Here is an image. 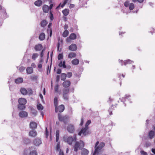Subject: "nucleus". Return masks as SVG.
<instances>
[{"label": "nucleus", "instance_id": "26", "mask_svg": "<svg viewBox=\"0 0 155 155\" xmlns=\"http://www.w3.org/2000/svg\"><path fill=\"white\" fill-rule=\"evenodd\" d=\"M39 38L41 41H42L45 38V35L44 33H41L39 35Z\"/></svg>", "mask_w": 155, "mask_h": 155}, {"label": "nucleus", "instance_id": "43", "mask_svg": "<svg viewBox=\"0 0 155 155\" xmlns=\"http://www.w3.org/2000/svg\"><path fill=\"white\" fill-rule=\"evenodd\" d=\"M37 108L38 110H41L43 109V107L41 104L37 105Z\"/></svg>", "mask_w": 155, "mask_h": 155}, {"label": "nucleus", "instance_id": "37", "mask_svg": "<svg viewBox=\"0 0 155 155\" xmlns=\"http://www.w3.org/2000/svg\"><path fill=\"white\" fill-rule=\"evenodd\" d=\"M63 99L66 101H68L69 96L68 94H63Z\"/></svg>", "mask_w": 155, "mask_h": 155}, {"label": "nucleus", "instance_id": "54", "mask_svg": "<svg viewBox=\"0 0 155 155\" xmlns=\"http://www.w3.org/2000/svg\"><path fill=\"white\" fill-rule=\"evenodd\" d=\"M91 121L90 120H88L85 124V127L88 128V126L91 123Z\"/></svg>", "mask_w": 155, "mask_h": 155}, {"label": "nucleus", "instance_id": "6", "mask_svg": "<svg viewBox=\"0 0 155 155\" xmlns=\"http://www.w3.org/2000/svg\"><path fill=\"white\" fill-rule=\"evenodd\" d=\"M131 96L129 94H126L125 97H122V98H120V100L121 102H123L125 106H126V104L124 103V102L126 101V99H128V100L130 101V97Z\"/></svg>", "mask_w": 155, "mask_h": 155}, {"label": "nucleus", "instance_id": "30", "mask_svg": "<svg viewBox=\"0 0 155 155\" xmlns=\"http://www.w3.org/2000/svg\"><path fill=\"white\" fill-rule=\"evenodd\" d=\"M71 63L73 65H77L79 63V60L76 58L74 59L72 61Z\"/></svg>", "mask_w": 155, "mask_h": 155}, {"label": "nucleus", "instance_id": "49", "mask_svg": "<svg viewBox=\"0 0 155 155\" xmlns=\"http://www.w3.org/2000/svg\"><path fill=\"white\" fill-rule=\"evenodd\" d=\"M50 19L52 21L54 19V16H53V14L51 11H50Z\"/></svg>", "mask_w": 155, "mask_h": 155}, {"label": "nucleus", "instance_id": "23", "mask_svg": "<svg viewBox=\"0 0 155 155\" xmlns=\"http://www.w3.org/2000/svg\"><path fill=\"white\" fill-rule=\"evenodd\" d=\"M42 3V1L40 0H38L35 1V5L39 7L41 6Z\"/></svg>", "mask_w": 155, "mask_h": 155}, {"label": "nucleus", "instance_id": "46", "mask_svg": "<svg viewBox=\"0 0 155 155\" xmlns=\"http://www.w3.org/2000/svg\"><path fill=\"white\" fill-rule=\"evenodd\" d=\"M37 77L36 76L32 75L30 77V79L32 81H35L37 79Z\"/></svg>", "mask_w": 155, "mask_h": 155}, {"label": "nucleus", "instance_id": "64", "mask_svg": "<svg viewBox=\"0 0 155 155\" xmlns=\"http://www.w3.org/2000/svg\"><path fill=\"white\" fill-rule=\"evenodd\" d=\"M56 136L59 137V130H57L56 131Z\"/></svg>", "mask_w": 155, "mask_h": 155}, {"label": "nucleus", "instance_id": "20", "mask_svg": "<svg viewBox=\"0 0 155 155\" xmlns=\"http://www.w3.org/2000/svg\"><path fill=\"white\" fill-rule=\"evenodd\" d=\"M20 92L22 94L26 95L28 93V91L26 89L24 88H22L20 90Z\"/></svg>", "mask_w": 155, "mask_h": 155}, {"label": "nucleus", "instance_id": "32", "mask_svg": "<svg viewBox=\"0 0 155 155\" xmlns=\"http://www.w3.org/2000/svg\"><path fill=\"white\" fill-rule=\"evenodd\" d=\"M76 34L74 33H71L69 36V38L71 40H74L76 38Z\"/></svg>", "mask_w": 155, "mask_h": 155}, {"label": "nucleus", "instance_id": "28", "mask_svg": "<svg viewBox=\"0 0 155 155\" xmlns=\"http://www.w3.org/2000/svg\"><path fill=\"white\" fill-rule=\"evenodd\" d=\"M134 62L133 61H131L130 59H128L127 60H124V64L126 65L127 64H131Z\"/></svg>", "mask_w": 155, "mask_h": 155}, {"label": "nucleus", "instance_id": "29", "mask_svg": "<svg viewBox=\"0 0 155 155\" xmlns=\"http://www.w3.org/2000/svg\"><path fill=\"white\" fill-rule=\"evenodd\" d=\"M76 54L74 52H71L68 55V58H75Z\"/></svg>", "mask_w": 155, "mask_h": 155}, {"label": "nucleus", "instance_id": "17", "mask_svg": "<svg viewBox=\"0 0 155 155\" xmlns=\"http://www.w3.org/2000/svg\"><path fill=\"white\" fill-rule=\"evenodd\" d=\"M30 127L32 129L36 128L37 127V124L35 122H31L30 124Z\"/></svg>", "mask_w": 155, "mask_h": 155}, {"label": "nucleus", "instance_id": "12", "mask_svg": "<svg viewBox=\"0 0 155 155\" xmlns=\"http://www.w3.org/2000/svg\"><path fill=\"white\" fill-rule=\"evenodd\" d=\"M68 49L72 51H75L77 49V46L75 44H72L69 47Z\"/></svg>", "mask_w": 155, "mask_h": 155}, {"label": "nucleus", "instance_id": "59", "mask_svg": "<svg viewBox=\"0 0 155 155\" xmlns=\"http://www.w3.org/2000/svg\"><path fill=\"white\" fill-rule=\"evenodd\" d=\"M67 77L68 78H71L72 76V73L71 72H68L67 73Z\"/></svg>", "mask_w": 155, "mask_h": 155}, {"label": "nucleus", "instance_id": "53", "mask_svg": "<svg viewBox=\"0 0 155 155\" xmlns=\"http://www.w3.org/2000/svg\"><path fill=\"white\" fill-rule=\"evenodd\" d=\"M45 50V48L42 50L40 54V56L41 58H42L43 56Z\"/></svg>", "mask_w": 155, "mask_h": 155}, {"label": "nucleus", "instance_id": "56", "mask_svg": "<svg viewBox=\"0 0 155 155\" xmlns=\"http://www.w3.org/2000/svg\"><path fill=\"white\" fill-rule=\"evenodd\" d=\"M140 153L141 155H148L147 152L143 150L140 151Z\"/></svg>", "mask_w": 155, "mask_h": 155}, {"label": "nucleus", "instance_id": "18", "mask_svg": "<svg viewBox=\"0 0 155 155\" xmlns=\"http://www.w3.org/2000/svg\"><path fill=\"white\" fill-rule=\"evenodd\" d=\"M29 135L30 136L34 137L36 136L37 133L35 130H32L29 132Z\"/></svg>", "mask_w": 155, "mask_h": 155}, {"label": "nucleus", "instance_id": "15", "mask_svg": "<svg viewBox=\"0 0 155 155\" xmlns=\"http://www.w3.org/2000/svg\"><path fill=\"white\" fill-rule=\"evenodd\" d=\"M18 101L19 104H22L24 105H25L27 102L26 99L23 98H20L19 99Z\"/></svg>", "mask_w": 155, "mask_h": 155}, {"label": "nucleus", "instance_id": "44", "mask_svg": "<svg viewBox=\"0 0 155 155\" xmlns=\"http://www.w3.org/2000/svg\"><path fill=\"white\" fill-rule=\"evenodd\" d=\"M47 32L48 34H49V36L51 37L52 35V30L51 28H48Z\"/></svg>", "mask_w": 155, "mask_h": 155}, {"label": "nucleus", "instance_id": "51", "mask_svg": "<svg viewBox=\"0 0 155 155\" xmlns=\"http://www.w3.org/2000/svg\"><path fill=\"white\" fill-rule=\"evenodd\" d=\"M130 4L129 1L127 0L125 2L124 5L125 7H127L128 6H129Z\"/></svg>", "mask_w": 155, "mask_h": 155}, {"label": "nucleus", "instance_id": "1", "mask_svg": "<svg viewBox=\"0 0 155 155\" xmlns=\"http://www.w3.org/2000/svg\"><path fill=\"white\" fill-rule=\"evenodd\" d=\"M84 144L83 141L80 140L79 141H76L74 147V151L77 152L78 149L82 150L84 147Z\"/></svg>", "mask_w": 155, "mask_h": 155}, {"label": "nucleus", "instance_id": "2", "mask_svg": "<svg viewBox=\"0 0 155 155\" xmlns=\"http://www.w3.org/2000/svg\"><path fill=\"white\" fill-rule=\"evenodd\" d=\"M74 137L73 138L72 137H67V136H64L63 137L64 140L67 142L70 145H71L73 141H76V136L74 135Z\"/></svg>", "mask_w": 155, "mask_h": 155}, {"label": "nucleus", "instance_id": "25", "mask_svg": "<svg viewBox=\"0 0 155 155\" xmlns=\"http://www.w3.org/2000/svg\"><path fill=\"white\" fill-rule=\"evenodd\" d=\"M33 69L32 67H28L26 69V72L28 74H29L33 72Z\"/></svg>", "mask_w": 155, "mask_h": 155}, {"label": "nucleus", "instance_id": "10", "mask_svg": "<svg viewBox=\"0 0 155 155\" xmlns=\"http://www.w3.org/2000/svg\"><path fill=\"white\" fill-rule=\"evenodd\" d=\"M33 143L36 146H39L42 143L41 139L38 138H35L33 140Z\"/></svg>", "mask_w": 155, "mask_h": 155}, {"label": "nucleus", "instance_id": "55", "mask_svg": "<svg viewBox=\"0 0 155 155\" xmlns=\"http://www.w3.org/2000/svg\"><path fill=\"white\" fill-rule=\"evenodd\" d=\"M68 1V0H64L63 4L61 5V7L62 8L64 6L67 4Z\"/></svg>", "mask_w": 155, "mask_h": 155}, {"label": "nucleus", "instance_id": "35", "mask_svg": "<svg viewBox=\"0 0 155 155\" xmlns=\"http://www.w3.org/2000/svg\"><path fill=\"white\" fill-rule=\"evenodd\" d=\"M114 105H112L110 108L108 110L109 114L110 115H111L112 114V111L113 110H114Z\"/></svg>", "mask_w": 155, "mask_h": 155}, {"label": "nucleus", "instance_id": "9", "mask_svg": "<svg viewBox=\"0 0 155 155\" xmlns=\"http://www.w3.org/2000/svg\"><path fill=\"white\" fill-rule=\"evenodd\" d=\"M65 109V107L64 105L61 104L60 105L57 106V110H56L55 109V112L57 113L58 111L60 113L63 112Z\"/></svg>", "mask_w": 155, "mask_h": 155}, {"label": "nucleus", "instance_id": "27", "mask_svg": "<svg viewBox=\"0 0 155 155\" xmlns=\"http://www.w3.org/2000/svg\"><path fill=\"white\" fill-rule=\"evenodd\" d=\"M23 79L21 78H19L16 79L15 80V82L16 84L20 83L23 82Z\"/></svg>", "mask_w": 155, "mask_h": 155}, {"label": "nucleus", "instance_id": "22", "mask_svg": "<svg viewBox=\"0 0 155 155\" xmlns=\"http://www.w3.org/2000/svg\"><path fill=\"white\" fill-rule=\"evenodd\" d=\"M54 103L56 110H57V108L58 104V98L56 97H54Z\"/></svg>", "mask_w": 155, "mask_h": 155}, {"label": "nucleus", "instance_id": "7", "mask_svg": "<svg viewBox=\"0 0 155 155\" xmlns=\"http://www.w3.org/2000/svg\"><path fill=\"white\" fill-rule=\"evenodd\" d=\"M67 130L69 132L71 133H73L75 130L74 127L72 124H69L67 127Z\"/></svg>", "mask_w": 155, "mask_h": 155}, {"label": "nucleus", "instance_id": "3", "mask_svg": "<svg viewBox=\"0 0 155 155\" xmlns=\"http://www.w3.org/2000/svg\"><path fill=\"white\" fill-rule=\"evenodd\" d=\"M58 119L59 120L63 122L64 124L67 123L68 121V117L66 115L62 117L61 114L59 113L58 114Z\"/></svg>", "mask_w": 155, "mask_h": 155}, {"label": "nucleus", "instance_id": "39", "mask_svg": "<svg viewBox=\"0 0 155 155\" xmlns=\"http://www.w3.org/2000/svg\"><path fill=\"white\" fill-rule=\"evenodd\" d=\"M18 108L19 109L22 110L25 108V105L19 104Z\"/></svg>", "mask_w": 155, "mask_h": 155}, {"label": "nucleus", "instance_id": "60", "mask_svg": "<svg viewBox=\"0 0 155 155\" xmlns=\"http://www.w3.org/2000/svg\"><path fill=\"white\" fill-rule=\"evenodd\" d=\"M28 93L29 94H32L33 91L31 89H28Z\"/></svg>", "mask_w": 155, "mask_h": 155}, {"label": "nucleus", "instance_id": "41", "mask_svg": "<svg viewBox=\"0 0 155 155\" xmlns=\"http://www.w3.org/2000/svg\"><path fill=\"white\" fill-rule=\"evenodd\" d=\"M134 8V5L132 3H130L129 6V8L130 10H132Z\"/></svg>", "mask_w": 155, "mask_h": 155}, {"label": "nucleus", "instance_id": "5", "mask_svg": "<svg viewBox=\"0 0 155 155\" xmlns=\"http://www.w3.org/2000/svg\"><path fill=\"white\" fill-rule=\"evenodd\" d=\"M105 146V143L103 142H101L98 146L95 149L93 153V155H95L96 154H98L99 151L104 147Z\"/></svg>", "mask_w": 155, "mask_h": 155}, {"label": "nucleus", "instance_id": "4", "mask_svg": "<svg viewBox=\"0 0 155 155\" xmlns=\"http://www.w3.org/2000/svg\"><path fill=\"white\" fill-rule=\"evenodd\" d=\"M88 129L85 127L82 128L78 133V135L81 136L82 134L83 136H85L91 134V132L87 130Z\"/></svg>", "mask_w": 155, "mask_h": 155}, {"label": "nucleus", "instance_id": "38", "mask_svg": "<svg viewBox=\"0 0 155 155\" xmlns=\"http://www.w3.org/2000/svg\"><path fill=\"white\" fill-rule=\"evenodd\" d=\"M56 151H60V150H61V149H60V142H58L57 145L56 146Z\"/></svg>", "mask_w": 155, "mask_h": 155}, {"label": "nucleus", "instance_id": "40", "mask_svg": "<svg viewBox=\"0 0 155 155\" xmlns=\"http://www.w3.org/2000/svg\"><path fill=\"white\" fill-rule=\"evenodd\" d=\"M47 22L45 20H42L41 22V25L42 27H45L47 24Z\"/></svg>", "mask_w": 155, "mask_h": 155}, {"label": "nucleus", "instance_id": "45", "mask_svg": "<svg viewBox=\"0 0 155 155\" xmlns=\"http://www.w3.org/2000/svg\"><path fill=\"white\" fill-rule=\"evenodd\" d=\"M38 54L37 53H34L32 56V58L34 60H35L38 57Z\"/></svg>", "mask_w": 155, "mask_h": 155}, {"label": "nucleus", "instance_id": "19", "mask_svg": "<svg viewBox=\"0 0 155 155\" xmlns=\"http://www.w3.org/2000/svg\"><path fill=\"white\" fill-rule=\"evenodd\" d=\"M155 136V133L153 130H151L149 132V136L150 139L153 138Z\"/></svg>", "mask_w": 155, "mask_h": 155}, {"label": "nucleus", "instance_id": "57", "mask_svg": "<svg viewBox=\"0 0 155 155\" xmlns=\"http://www.w3.org/2000/svg\"><path fill=\"white\" fill-rule=\"evenodd\" d=\"M50 3H51V4L49 7V9L51 10L52 9L53 7V4L52 3V0H51L50 1Z\"/></svg>", "mask_w": 155, "mask_h": 155}, {"label": "nucleus", "instance_id": "62", "mask_svg": "<svg viewBox=\"0 0 155 155\" xmlns=\"http://www.w3.org/2000/svg\"><path fill=\"white\" fill-rule=\"evenodd\" d=\"M48 130H47V128H46V133H45V135L46 136V137H47L48 135Z\"/></svg>", "mask_w": 155, "mask_h": 155}, {"label": "nucleus", "instance_id": "63", "mask_svg": "<svg viewBox=\"0 0 155 155\" xmlns=\"http://www.w3.org/2000/svg\"><path fill=\"white\" fill-rule=\"evenodd\" d=\"M60 80V76L59 75H57L56 77V81L57 82H59Z\"/></svg>", "mask_w": 155, "mask_h": 155}, {"label": "nucleus", "instance_id": "52", "mask_svg": "<svg viewBox=\"0 0 155 155\" xmlns=\"http://www.w3.org/2000/svg\"><path fill=\"white\" fill-rule=\"evenodd\" d=\"M25 68L23 67V66H21L19 68V70L21 72H22L24 71V70L25 69Z\"/></svg>", "mask_w": 155, "mask_h": 155}, {"label": "nucleus", "instance_id": "33", "mask_svg": "<svg viewBox=\"0 0 155 155\" xmlns=\"http://www.w3.org/2000/svg\"><path fill=\"white\" fill-rule=\"evenodd\" d=\"M67 74L65 73H62L61 75V80L62 81H65L66 78Z\"/></svg>", "mask_w": 155, "mask_h": 155}, {"label": "nucleus", "instance_id": "61", "mask_svg": "<svg viewBox=\"0 0 155 155\" xmlns=\"http://www.w3.org/2000/svg\"><path fill=\"white\" fill-rule=\"evenodd\" d=\"M151 145V143L149 142H146L145 143V146L147 147H149Z\"/></svg>", "mask_w": 155, "mask_h": 155}, {"label": "nucleus", "instance_id": "24", "mask_svg": "<svg viewBox=\"0 0 155 155\" xmlns=\"http://www.w3.org/2000/svg\"><path fill=\"white\" fill-rule=\"evenodd\" d=\"M58 65L60 67H62L64 68H66V67L65 65V61H64L63 62L62 61L60 62Z\"/></svg>", "mask_w": 155, "mask_h": 155}, {"label": "nucleus", "instance_id": "8", "mask_svg": "<svg viewBox=\"0 0 155 155\" xmlns=\"http://www.w3.org/2000/svg\"><path fill=\"white\" fill-rule=\"evenodd\" d=\"M34 148V147H29V150L30 151L29 155H37L36 149Z\"/></svg>", "mask_w": 155, "mask_h": 155}, {"label": "nucleus", "instance_id": "34", "mask_svg": "<svg viewBox=\"0 0 155 155\" xmlns=\"http://www.w3.org/2000/svg\"><path fill=\"white\" fill-rule=\"evenodd\" d=\"M30 140L28 138H23V142L26 144H28L30 142Z\"/></svg>", "mask_w": 155, "mask_h": 155}, {"label": "nucleus", "instance_id": "50", "mask_svg": "<svg viewBox=\"0 0 155 155\" xmlns=\"http://www.w3.org/2000/svg\"><path fill=\"white\" fill-rule=\"evenodd\" d=\"M58 87H59L58 84H57L55 85L54 88L55 92L56 93L58 92Z\"/></svg>", "mask_w": 155, "mask_h": 155}, {"label": "nucleus", "instance_id": "36", "mask_svg": "<svg viewBox=\"0 0 155 155\" xmlns=\"http://www.w3.org/2000/svg\"><path fill=\"white\" fill-rule=\"evenodd\" d=\"M69 89L68 88H64L63 89V94H68L69 93Z\"/></svg>", "mask_w": 155, "mask_h": 155}, {"label": "nucleus", "instance_id": "13", "mask_svg": "<svg viewBox=\"0 0 155 155\" xmlns=\"http://www.w3.org/2000/svg\"><path fill=\"white\" fill-rule=\"evenodd\" d=\"M71 84V82L68 80L64 81L62 84L64 87L67 88L69 87Z\"/></svg>", "mask_w": 155, "mask_h": 155}, {"label": "nucleus", "instance_id": "14", "mask_svg": "<svg viewBox=\"0 0 155 155\" xmlns=\"http://www.w3.org/2000/svg\"><path fill=\"white\" fill-rule=\"evenodd\" d=\"M43 48V46L41 44H38L35 45L34 49L36 51H40Z\"/></svg>", "mask_w": 155, "mask_h": 155}, {"label": "nucleus", "instance_id": "42", "mask_svg": "<svg viewBox=\"0 0 155 155\" xmlns=\"http://www.w3.org/2000/svg\"><path fill=\"white\" fill-rule=\"evenodd\" d=\"M68 34V30H65L63 33L62 35L64 37H66Z\"/></svg>", "mask_w": 155, "mask_h": 155}, {"label": "nucleus", "instance_id": "11", "mask_svg": "<svg viewBox=\"0 0 155 155\" xmlns=\"http://www.w3.org/2000/svg\"><path fill=\"white\" fill-rule=\"evenodd\" d=\"M19 115L21 118L27 117L28 114L27 112L25 111H21L19 112Z\"/></svg>", "mask_w": 155, "mask_h": 155}, {"label": "nucleus", "instance_id": "21", "mask_svg": "<svg viewBox=\"0 0 155 155\" xmlns=\"http://www.w3.org/2000/svg\"><path fill=\"white\" fill-rule=\"evenodd\" d=\"M89 151L85 148H83L81 152V155H87L89 153Z\"/></svg>", "mask_w": 155, "mask_h": 155}, {"label": "nucleus", "instance_id": "47", "mask_svg": "<svg viewBox=\"0 0 155 155\" xmlns=\"http://www.w3.org/2000/svg\"><path fill=\"white\" fill-rule=\"evenodd\" d=\"M60 42H61L62 44L63 43V41L61 40L60 41V38H59L58 39V44H57V49H58V51L59 50L60 44Z\"/></svg>", "mask_w": 155, "mask_h": 155}, {"label": "nucleus", "instance_id": "48", "mask_svg": "<svg viewBox=\"0 0 155 155\" xmlns=\"http://www.w3.org/2000/svg\"><path fill=\"white\" fill-rule=\"evenodd\" d=\"M32 114H33L35 116H36L37 115V111L35 109H32L31 110Z\"/></svg>", "mask_w": 155, "mask_h": 155}, {"label": "nucleus", "instance_id": "16", "mask_svg": "<svg viewBox=\"0 0 155 155\" xmlns=\"http://www.w3.org/2000/svg\"><path fill=\"white\" fill-rule=\"evenodd\" d=\"M42 9L44 12L48 13L49 10V7L46 5H44L42 7Z\"/></svg>", "mask_w": 155, "mask_h": 155}, {"label": "nucleus", "instance_id": "31", "mask_svg": "<svg viewBox=\"0 0 155 155\" xmlns=\"http://www.w3.org/2000/svg\"><path fill=\"white\" fill-rule=\"evenodd\" d=\"M69 11L68 9H66L63 10L62 11V12L64 15L66 16L68 15Z\"/></svg>", "mask_w": 155, "mask_h": 155}, {"label": "nucleus", "instance_id": "58", "mask_svg": "<svg viewBox=\"0 0 155 155\" xmlns=\"http://www.w3.org/2000/svg\"><path fill=\"white\" fill-rule=\"evenodd\" d=\"M63 55L62 54H59L58 56V59L60 60L61 59H62L63 58Z\"/></svg>", "mask_w": 155, "mask_h": 155}]
</instances>
